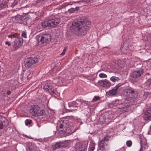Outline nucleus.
<instances>
[{"label": "nucleus", "instance_id": "obj_23", "mask_svg": "<svg viewBox=\"0 0 151 151\" xmlns=\"http://www.w3.org/2000/svg\"><path fill=\"white\" fill-rule=\"evenodd\" d=\"M110 79L111 81L114 82L120 80V79L119 78L115 76L111 77L110 78Z\"/></svg>", "mask_w": 151, "mask_h": 151}, {"label": "nucleus", "instance_id": "obj_33", "mask_svg": "<svg viewBox=\"0 0 151 151\" xmlns=\"http://www.w3.org/2000/svg\"><path fill=\"white\" fill-rule=\"evenodd\" d=\"M126 144L128 147H130L132 145V142L131 140L127 141L126 142Z\"/></svg>", "mask_w": 151, "mask_h": 151}, {"label": "nucleus", "instance_id": "obj_15", "mask_svg": "<svg viewBox=\"0 0 151 151\" xmlns=\"http://www.w3.org/2000/svg\"><path fill=\"white\" fill-rule=\"evenodd\" d=\"M52 27L56 26L60 23V19L59 18L56 17L54 19L50 20Z\"/></svg>", "mask_w": 151, "mask_h": 151}, {"label": "nucleus", "instance_id": "obj_37", "mask_svg": "<svg viewBox=\"0 0 151 151\" xmlns=\"http://www.w3.org/2000/svg\"><path fill=\"white\" fill-rule=\"evenodd\" d=\"M22 37H24V38H26L27 37V34L24 31L22 32Z\"/></svg>", "mask_w": 151, "mask_h": 151}, {"label": "nucleus", "instance_id": "obj_5", "mask_svg": "<svg viewBox=\"0 0 151 151\" xmlns=\"http://www.w3.org/2000/svg\"><path fill=\"white\" fill-rule=\"evenodd\" d=\"M39 60L38 58L37 57L28 59L25 64V66L26 68H29L38 62Z\"/></svg>", "mask_w": 151, "mask_h": 151}, {"label": "nucleus", "instance_id": "obj_28", "mask_svg": "<svg viewBox=\"0 0 151 151\" xmlns=\"http://www.w3.org/2000/svg\"><path fill=\"white\" fill-rule=\"evenodd\" d=\"M17 34L15 33L14 34H11L9 36H8L9 38H12V37L13 38H17Z\"/></svg>", "mask_w": 151, "mask_h": 151}, {"label": "nucleus", "instance_id": "obj_18", "mask_svg": "<svg viewBox=\"0 0 151 151\" xmlns=\"http://www.w3.org/2000/svg\"><path fill=\"white\" fill-rule=\"evenodd\" d=\"M96 0H85L81 2L84 3V6H91L93 5V3L96 1Z\"/></svg>", "mask_w": 151, "mask_h": 151}, {"label": "nucleus", "instance_id": "obj_6", "mask_svg": "<svg viewBox=\"0 0 151 151\" xmlns=\"http://www.w3.org/2000/svg\"><path fill=\"white\" fill-rule=\"evenodd\" d=\"M144 73V70L142 68H140L138 70L134 71L131 74V76L134 78H137L141 76Z\"/></svg>", "mask_w": 151, "mask_h": 151}, {"label": "nucleus", "instance_id": "obj_35", "mask_svg": "<svg viewBox=\"0 0 151 151\" xmlns=\"http://www.w3.org/2000/svg\"><path fill=\"white\" fill-rule=\"evenodd\" d=\"M50 86H49L48 85H45L44 86V88L45 89V90L46 91H48L47 89H49V87H50Z\"/></svg>", "mask_w": 151, "mask_h": 151}, {"label": "nucleus", "instance_id": "obj_30", "mask_svg": "<svg viewBox=\"0 0 151 151\" xmlns=\"http://www.w3.org/2000/svg\"><path fill=\"white\" fill-rule=\"evenodd\" d=\"M81 104L83 105V104H84L86 105H87L88 106H89L90 104V102L85 101H81Z\"/></svg>", "mask_w": 151, "mask_h": 151}, {"label": "nucleus", "instance_id": "obj_14", "mask_svg": "<svg viewBox=\"0 0 151 151\" xmlns=\"http://www.w3.org/2000/svg\"><path fill=\"white\" fill-rule=\"evenodd\" d=\"M144 119L146 121L151 120V107L149 108L144 116Z\"/></svg>", "mask_w": 151, "mask_h": 151}, {"label": "nucleus", "instance_id": "obj_36", "mask_svg": "<svg viewBox=\"0 0 151 151\" xmlns=\"http://www.w3.org/2000/svg\"><path fill=\"white\" fill-rule=\"evenodd\" d=\"M54 88H53L52 86H50V87H49V89H47L48 91L49 92L50 94V93L52 92L53 90V89H54Z\"/></svg>", "mask_w": 151, "mask_h": 151}, {"label": "nucleus", "instance_id": "obj_9", "mask_svg": "<svg viewBox=\"0 0 151 151\" xmlns=\"http://www.w3.org/2000/svg\"><path fill=\"white\" fill-rule=\"evenodd\" d=\"M67 145L68 143L66 142H59L56 143L52 147L53 150H55L56 149L65 147Z\"/></svg>", "mask_w": 151, "mask_h": 151}, {"label": "nucleus", "instance_id": "obj_31", "mask_svg": "<svg viewBox=\"0 0 151 151\" xmlns=\"http://www.w3.org/2000/svg\"><path fill=\"white\" fill-rule=\"evenodd\" d=\"M39 112L40 115L41 116H45V112L44 110H41Z\"/></svg>", "mask_w": 151, "mask_h": 151}, {"label": "nucleus", "instance_id": "obj_32", "mask_svg": "<svg viewBox=\"0 0 151 151\" xmlns=\"http://www.w3.org/2000/svg\"><path fill=\"white\" fill-rule=\"evenodd\" d=\"M67 48H68L67 47H65L64 48V49H63V52L60 54V55H62V56H63V55H64L65 54V52L67 50Z\"/></svg>", "mask_w": 151, "mask_h": 151}, {"label": "nucleus", "instance_id": "obj_24", "mask_svg": "<svg viewBox=\"0 0 151 151\" xmlns=\"http://www.w3.org/2000/svg\"><path fill=\"white\" fill-rule=\"evenodd\" d=\"M78 7H76L75 8H71L68 10L69 12L70 13H73L75 12L76 10L78 9Z\"/></svg>", "mask_w": 151, "mask_h": 151}, {"label": "nucleus", "instance_id": "obj_10", "mask_svg": "<svg viewBox=\"0 0 151 151\" xmlns=\"http://www.w3.org/2000/svg\"><path fill=\"white\" fill-rule=\"evenodd\" d=\"M39 108L37 106L33 105L32 106L29 110V112L33 115H39Z\"/></svg>", "mask_w": 151, "mask_h": 151}, {"label": "nucleus", "instance_id": "obj_3", "mask_svg": "<svg viewBox=\"0 0 151 151\" xmlns=\"http://www.w3.org/2000/svg\"><path fill=\"white\" fill-rule=\"evenodd\" d=\"M87 146V142H78L76 145L73 151H86Z\"/></svg>", "mask_w": 151, "mask_h": 151}, {"label": "nucleus", "instance_id": "obj_40", "mask_svg": "<svg viewBox=\"0 0 151 151\" xmlns=\"http://www.w3.org/2000/svg\"><path fill=\"white\" fill-rule=\"evenodd\" d=\"M117 151H125V150L124 147H123L120 148Z\"/></svg>", "mask_w": 151, "mask_h": 151}, {"label": "nucleus", "instance_id": "obj_20", "mask_svg": "<svg viewBox=\"0 0 151 151\" xmlns=\"http://www.w3.org/2000/svg\"><path fill=\"white\" fill-rule=\"evenodd\" d=\"M42 26L44 28L52 27L50 20L45 21L41 23Z\"/></svg>", "mask_w": 151, "mask_h": 151}, {"label": "nucleus", "instance_id": "obj_38", "mask_svg": "<svg viewBox=\"0 0 151 151\" xmlns=\"http://www.w3.org/2000/svg\"><path fill=\"white\" fill-rule=\"evenodd\" d=\"M95 144L94 143L91 142H90L89 147H95Z\"/></svg>", "mask_w": 151, "mask_h": 151}, {"label": "nucleus", "instance_id": "obj_29", "mask_svg": "<svg viewBox=\"0 0 151 151\" xmlns=\"http://www.w3.org/2000/svg\"><path fill=\"white\" fill-rule=\"evenodd\" d=\"M99 76L100 77L102 78H106L107 77V76L106 74L103 73L100 74Z\"/></svg>", "mask_w": 151, "mask_h": 151}, {"label": "nucleus", "instance_id": "obj_44", "mask_svg": "<svg viewBox=\"0 0 151 151\" xmlns=\"http://www.w3.org/2000/svg\"><path fill=\"white\" fill-rule=\"evenodd\" d=\"M6 93L8 95H9L11 94V92L9 91H8L6 92Z\"/></svg>", "mask_w": 151, "mask_h": 151}, {"label": "nucleus", "instance_id": "obj_2", "mask_svg": "<svg viewBox=\"0 0 151 151\" xmlns=\"http://www.w3.org/2000/svg\"><path fill=\"white\" fill-rule=\"evenodd\" d=\"M124 95L129 98H135L137 96L136 91L130 87H128L124 90Z\"/></svg>", "mask_w": 151, "mask_h": 151}, {"label": "nucleus", "instance_id": "obj_19", "mask_svg": "<svg viewBox=\"0 0 151 151\" xmlns=\"http://www.w3.org/2000/svg\"><path fill=\"white\" fill-rule=\"evenodd\" d=\"M99 149L101 151H106V148L105 147V143L103 140H101L99 142Z\"/></svg>", "mask_w": 151, "mask_h": 151}, {"label": "nucleus", "instance_id": "obj_8", "mask_svg": "<svg viewBox=\"0 0 151 151\" xmlns=\"http://www.w3.org/2000/svg\"><path fill=\"white\" fill-rule=\"evenodd\" d=\"M23 43V39L21 37L17 38L14 41V48L15 50H16L21 46Z\"/></svg>", "mask_w": 151, "mask_h": 151}, {"label": "nucleus", "instance_id": "obj_1", "mask_svg": "<svg viewBox=\"0 0 151 151\" xmlns=\"http://www.w3.org/2000/svg\"><path fill=\"white\" fill-rule=\"evenodd\" d=\"M88 22V19L85 17H82L80 19L75 20L72 24L74 33L77 35H86L89 28L87 25Z\"/></svg>", "mask_w": 151, "mask_h": 151}, {"label": "nucleus", "instance_id": "obj_47", "mask_svg": "<svg viewBox=\"0 0 151 151\" xmlns=\"http://www.w3.org/2000/svg\"><path fill=\"white\" fill-rule=\"evenodd\" d=\"M150 131H151V126H150Z\"/></svg>", "mask_w": 151, "mask_h": 151}, {"label": "nucleus", "instance_id": "obj_27", "mask_svg": "<svg viewBox=\"0 0 151 151\" xmlns=\"http://www.w3.org/2000/svg\"><path fill=\"white\" fill-rule=\"evenodd\" d=\"M57 91L56 88H54V89H53V90L52 92L50 93V94L51 95H57Z\"/></svg>", "mask_w": 151, "mask_h": 151}, {"label": "nucleus", "instance_id": "obj_7", "mask_svg": "<svg viewBox=\"0 0 151 151\" xmlns=\"http://www.w3.org/2000/svg\"><path fill=\"white\" fill-rule=\"evenodd\" d=\"M51 36L50 34H44L41 37L40 42L42 44H46L51 40Z\"/></svg>", "mask_w": 151, "mask_h": 151}, {"label": "nucleus", "instance_id": "obj_17", "mask_svg": "<svg viewBox=\"0 0 151 151\" xmlns=\"http://www.w3.org/2000/svg\"><path fill=\"white\" fill-rule=\"evenodd\" d=\"M140 144L141 148L139 151H142L148 147L146 140L145 139H143L140 141Z\"/></svg>", "mask_w": 151, "mask_h": 151}, {"label": "nucleus", "instance_id": "obj_13", "mask_svg": "<svg viewBox=\"0 0 151 151\" xmlns=\"http://www.w3.org/2000/svg\"><path fill=\"white\" fill-rule=\"evenodd\" d=\"M98 84L100 86L104 87H109L111 85V83L107 80L99 81L98 82Z\"/></svg>", "mask_w": 151, "mask_h": 151}, {"label": "nucleus", "instance_id": "obj_25", "mask_svg": "<svg viewBox=\"0 0 151 151\" xmlns=\"http://www.w3.org/2000/svg\"><path fill=\"white\" fill-rule=\"evenodd\" d=\"M32 122V120L31 119H27L25 122V124L26 125L30 124Z\"/></svg>", "mask_w": 151, "mask_h": 151}, {"label": "nucleus", "instance_id": "obj_4", "mask_svg": "<svg viewBox=\"0 0 151 151\" xmlns=\"http://www.w3.org/2000/svg\"><path fill=\"white\" fill-rule=\"evenodd\" d=\"M69 122V121L68 120L62 119L60 122L59 128L60 131L63 132V131L65 130L68 127Z\"/></svg>", "mask_w": 151, "mask_h": 151}, {"label": "nucleus", "instance_id": "obj_21", "mask_svg": "<svg viewBox=\"0 0 151 151\" xmlns=\"http://www.w3.org/2000/svg\"><path fill=\"white\" fill-rule=\"evenodd\" d=\"M8 125V123L6 120V121L4 122H1L0 123V129H4V127H6Z\"/></svg>", "mask_w": 151, "mask_h": 151}, {"label": "nucleus", "instance_id": "obj_41", "mask_svg": "<svg viewBox=\"0 0 151 151\" xmlns=\"http://www.w3.org/2000/svg\"><path fill=\"white\" fill-rule=\"evenodd\" d=\"M90 150L89 151H93L94 150L95 147H89Z\"/></svg>", "mask_w": 151, "mask_h": 151}, {"label": "nucleus", "instance_id": "obj_12", "mask_svg": "<svg viewBox=\"0 0 151 151\" xmlns=\"http://www.w3.org/2000/svg\"><path fill=\"white\" fill-rule=\"evenodd\" d=\"M15 19L16 22L18 23H22V22L24 21H27L28 20L25 16H21L19 15H17L15 17Z\"/></svg>", "mask_w": 151, "mask_h": 151}, {"label": "nucleus", "instance_id": "obj_43", "mask_svg": "<svg viewBox=\"0 0 151 151\" xmlns=\"http://www.w3.org/2000/svg\"><path fill=\"white\" fill-rule=\"evenodd\" d=\"M5 44L6 45H8L9 46L11 45L10 43H9L8 41H6V42L5 43Z\"/></svg>", "mask_w": 151, "mask_h": 151}, {"label": "nucleus", "instance_id": "obj_34", "mask_svg": "<svg viewBox=\"0 0 151 151\" xmlns=\"http://www.w3.org/2000/svg\"><path fill=\"white\" fill-rule=\"evenodd\" d=\"M100 97L99 96H95L94 97L93 100V101H96L99 99Z\"/></svg>", "mask_w": 151, "mask_h": 151}, {"label": "nucleus", "instance_id": "obj_39", "mask_svg": "<svg viewBox=\"0 0 151 151\" xmlns=\"http://www.w3.org/2000/svg\"><path fill=\"white\" fill-rule=\"evenodd\" d=\"M71 104H72L75 106H76V105H78V104H77V103L76 102V101H73V102H72L71 103Z\"/></svg>", "mask_w": 151, "mask_h": 151}, {"label": "nucleus", "instance_id": "obj_46", "mask_svg": "<svg viewBox=\"0 0 151 151\" xmlns=\"http://www.w3.org/2000/svg\"><path fill=\"white\" fill-rule=\"evenodd\" d=\"M1 7L2 8V7H4V5H3L2 4L1 5Z\"/></svg>", "mask_w": 151, "mask_h": 151}, {"label": "nucleus", "instance_id": "obj_26", "mask_svg": "<svg viewBox=\"0 0 151 151\" xmlns=\"http://www.w3.org/2000/svg\"><path fill=\"white\" fill-rule=\"evenodd\" d=\"M110 137L109 136H106L104 137L103 139H102L101 140H103L104 141V143H105V142H107L109 141V140Z\"/></svg>", "mask_w": 151, "mask_h": 151}, {"label": "nucleus", "instance_id": "obj_42", "mask_svg": "<svg viewBox=\"0 0 151 151\" xmlns=\"http://www.w3.org/2000/svg\"><path fill=\"white\" fill-rule=\"evenodd\" d=\"M76 109H70L68 110V112H72L75 111Z\"/></svg>", "mask_w": 151, "mask_h": 151}, {"label": "nucleus", "instance_id": "obj_16", "mask_svg": "<svg viewBox=\"0 0 151 151\" xmlns=\"http://www.w3.org/2000/svg\"><path fill=\"white\" fill-rule=\"evenodd\" d=\"M31 71L29 70H28L24 72L22 74V78L23 80L26 81L29 78H30L31 76H30Z\"/></svg>", "mask_w": 151, "mask_h": 151}, {"label": "nucleus", "instance_id": "obj_22", "mask_svg": "<svg viewBox=\"0 0 151 151\" xmlns=\"http://www.w3.org/2000/svg\"><path fill=\"white\" fill-rule=\"evenodd\" d=\"M74 132V131H72V130L69 127L67 128L65 131H63L62 132H64L66 134H71Z\"/></svg>", "mask_w": 151, "mask_h": 151}, {"label": "nucleus", "instance_id": "obj_48", "mask_svg": "<svg viewBox=\"0 0 151 151\" xmlns=\"http://www.w3.org/2000/svg\"><path fill=\"white\" fill-rule=\"evenodd\" d=\"M107 145V144H106V145Z\"/></svg>", "mask_w": 151, "mask_h": 151}, {"label": "nucleus", "instance_id": "obj_11", "mask_svg": "<svg viewBox=\"0 0 151 151\" xmlns=\"http://www.w3.org/2000/svg\"><path fill=\"white\" fill-rule=\"evenodd\" d=\"M121 86L118 85L112 90H110L108 93L110 95H114L117 92H118L121 89Z\"/></svg>", "mask_w": 151, "mask_h": 151}, {"label": "nucleus", "instance_id": "obj_45", "mask_svg": "<svg viewBox=\"0 0 151 151\" xmlns=\"http://www.w3.org/2000/svg\"><path fill=\"white\" fill-rule=\"evenodd\" d=\"M146 75H148H148H150V73H146Z\"/></svg>", "mask_w": 151, "mask_h": 151}]
</instances>
